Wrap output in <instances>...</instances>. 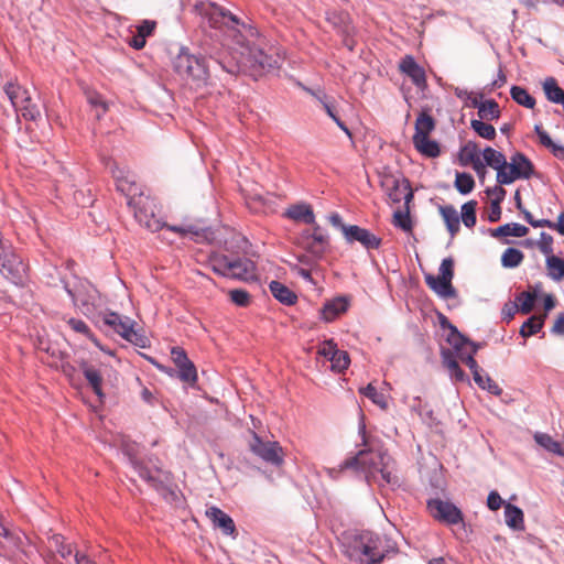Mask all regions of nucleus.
<instances>
[{
    "instance_id": "1",
    "label": "nucleus",
    "mask_w": 564,
    "mask_h": 564,
    "mask_svg": "<svg viewBox=\"0 0 564 564\" xmlns=\"http://www.w3.org/2000/svg\"><path fill=\"white\" fill-rule=\"evenodd\" d=\"M345 469L360 470L368 482L375 481L380 486L399 484L394 460L387 452L361 449L354 457L345 459L338 469L327 468L326 471L329 477L337 478L338 474Z\"/></svg>"
},
{
    "instance_id": "2",
    "label": "nucleus",
    "mask_w": 564,
    "mask_h": 564,
    "mask_svg": "<svg viewBox=\"0 0 564 564\" xmlns=\"http://www.w3.org/2000/svg\"><path fill=\"white\" fill-rule=\"evenodd\" d=\"M240 46L239 58L227 56L212 57L215 63L226 73L237 75L249 73L251 76H259L267 69L278 67V58L267 54L262 48L256 45H245L240 34L235 41Z\"/></svg>"
},
{
    "instance_id": "3",
    "label": "nucleus",
    "mask_w": 564,
    "mask_h": 564,
    "mask_svg": "<svg viewBox=\"0 0 564 564\" xmlns=\"http://www.w3.org/2000/svg\"><path fill=\"white\" fill-rule=\"evenodd\" d=\"M129 208L133 212L134 218L137 221L148 228L149 230L155 232L163 228H166L169 231L180 235L181 237L186 236H198L200 229L194 225L187 226H167L165 223L161 221L158 217H155L153 212V200L149 197L139 193L138 196L131 197L127 200Z\"/></svg>"
},
{
    "instance_id": "4",
    "label": "nucleus",
    "mask_w": 564,
    "mask_h": 564,
    "mask_svg": "<svg viewBox=\"0 0 564 564\" xmlns=\"http://www.w3.org/2000/svg\"><path fill=\"white\" fill-rule=\"evenodd\" d=\"M129 208L133 212L134 218L137 221L148 228L149 230L155 232L163 228H166L169 231L180 235L181 237L186 236H198L200 229L194 225L187 226H167L165 223L161 221L158 217H155L153 212V200L149 197L139 193L138 196L131 197L127 200Z\"/></svg>"
},
{
    "instance_id": "5",
    "label": "nucleus",
    "mask_w": 564,
    "mask_h": 564,
    "mask_svg": "<svg viewBox=\"0 0 564 564\" xmlns=\"http://www.w3.org/2000/svg\"><path fill=\"white\" fill-rule=\"evenodd\" d=\"M388 552V540L384 536L367 531L355 539L350 557L366 564H378L386 557Z\"/></svg>"
},
{
    "instance_id": "6",
    "label": "nucleus",
    "mask_w": 564,
    "mask_h": 564,
    "mask_svg": "<svg viewBox=\"0 0 564 564\" xmlns=\"http://www.w3.org/2000/svg\"><path fill=\"white\" fill-rule=\"evenodd\" d=\"M208 262L212 270L221 276L242 281L256 279V264L250 259L213 253L209 256Z\"/></svg>"
},
{
    "instance_id": "7",
    "label": "nucleus",
    "mask_w": 564,
    "mask_h": 564,
    "mask_svg": "<svg viewBox=\"0 0 564 564\" xmlns=\"http://www.w3.org/2000/svg\"><path fill=\"white\" fill-rule=\"evenodd\" d=\"M204 14L212 28L221 30L234 42L240 35V26H243V24L225 8L216 3H209Z\"/></svg>"
},
{
    "instance_id": "8",
    "label": "nucleus",
    "mask_w": 564,
    "mask_h": 564,
    "mask_svg": "<svg viewBox=\"0 0 564 564\" xmlns=\"http://www.w3.org/2000/svg\"><path fill=\"white\" fill-rule=\"evenodd\" d=\"M296 243L305 252L310 253L314 260L323 259L329 249V236L319 226L314 225L313 229L303 230L296 238Z\"/></svg>"
},
{
    "instance_id": "9",
    "label": "nucleus",
    "mask_w": 564,
    "mask_h": 564,
    "mask_svg": "<svg viewBox=\"0 0 564 564\" xmlns=\"http://www.w3.org/2000/svg\"><path fill=\"white\" fill-rule=\"evenodd\" d=\"M440 274L425 275V283L442 299H452L456 296V291L452 284L454 278V260L449 258L443 259L440 265Z\"/></svg>"
},
{
    "instance_id": "10",
    "label": "nucleus",
    "mask_w": 564,
    "mask_h": 564,
    "mask_svg": "<svg viewBox=\"0 0 564 564\" xmlns=\"http://www.w3.org/2000/svg\"><path fill=\"white\" fill-rule=\"evenodd\" d=\"M380 185L392 203L404 199L408 204L413 198L410 183L401 174L383 172L380 175Z\"/></svg>"
},
{
    "instance_id": "11",
    "label": "nucleus",
    "mask_w": 564,
    "mask_h": 564,
    "mask_svg": "<svg viewBox=\"0 0 564 564\" xmlns=\"http://www.w3.org/2000/svg\"><path fill=\"white\" fill-rule=\"evenodd\" d=\"M3 89L19 116L29 121H36L41 118L40 108L21 106L22 101H28V95L30 94L28 89L13 82L7 83Z\"/></svg>"
},
{
    "instance_id": "12",
    "label": "nucleus",
    "mask_w": 564,
    "mask_h": 564,
    "mask_svg": "<svg viewBox=\"0 0 564 564\" xmlns=\"http://www.w3.org/2000/svg\"><path fill=\"white\" fill-rule=\"evenodd\" d=\"M0 545L21 552L28 557L33 553L29 538L20 530L11 529L0 513Z\"/></svg>"
},
{
    "instance_id": "13",
    "label": "nucleus",
    "mask_w": 564,
    "mask_h": 564,
    "mask_svg": "<svg viewBox=\"0 0 564 564\" xmlns=\"http://www.w3.org/2000/svg\"><path fill=\"white\" fill-rule=\"evenodd\" d=\"M427 509L431 516L447 525H455L464 522L463 512L451 501L431 499L427 501Z\"/></svg>"
},
{
    "instance_id": "14",
    "label": "nucleus",
    "mask_w": 564,
    "mask_h": 564,
    "mask_svg": "<svg viewBox=\"0 0 564 564\" xmlns=\"http://www.w3.org/2000/svg\"><path fill=\"white\" fill-rule=\"evenodd\" d=\"M250 451L264 462L280 466L283 464V449L278 442H264L256 433L249 442Z\"/></svg>"
},
{
    "instance_id": "15",
    "label": "nucleus",
    "mask_w": 564,
    "mask_h": 564,
    "mask_svg": "<svg viewBox=\"0 0 564 564\" xmlns=\"http://www.w3.org/2000/svg\"><path fill=\"white\" fill-rule=\"evenodd\" d=\"M104 323L111 328L116 333H118L126 340L140 345L142 341V336L134 329V322L128 317H123L115 312L106 313L104 316Z\"/></svg>"
},
{
    "instance_id": "16",
    "label": "nucleus",
    "mask_w": 564,
    "mask_h": 564,
    "mask_svg": "<svg viewBox=\"0 0 564 564\" xmlns=\"http://www.w3.org/2000/svg\"><path fill=\"white\" fill-rule=\"evenodd\" d=\"M344 237L347 242H359L366 249H378L381 245V238L372 234L366 228L356 225H350L344 228Z\"/></svg>"
},
{
    "instance_id": "17",
    "label": "nucleus",
    "mask_w": 564,
    "mask_h": 564,
    "mask_svg": "<svg viewBox=\"0 0 564 564\" xmlns=\"http://www.w3.org/2000/svg\"><path fill=\"white\" fill-rule=\"evenodd\" d=\"M124 453L129 456V460L133 467V469L138 473V475L145 480L151 487L159 489L162 485L161 474L162 470L159 468L150 469L143 463L139 462L135 458L132 449L126 448Z\"/></svg>"
},
{
    "instance_id": "18",
    "label": "nucleus",
    "mask_w": 564,
    "mask_h": 564,
    "mask_svg": "<svg viewBox=\"0 0 564 564\" xmlns=\"http://www.w3.org/2000/svg\"><path fill=\"white\" fill-rule=\"evenodd\" d=\"M205 514L212 521L213 525L220 529L224 534L232 535L236 533L234 520L218 507L212 506L207 508Z\"/></svg>"
},
{
    "instance_id": "19",
    "label": "nucleus",
    "mask_w": 564,
    "mask_h": 564,
    "mask_svg": "<svg viewBox=\"0 0 564 564\" xmlns=\"http://www.w3.org/2000/svg\"><path fill=\"white\" fill-rule=\"evenodd\" d=\"M183 78L192 80L197 87L205 85L209 78V66L205 58L193 55V63H189L188 73Z\"/></svg>"
},
{
    "instance_id": "20",
    "label": "nucleus",
    "mask_w": 564,
    "mask_h": 564,
    "mask_svg": "<svg viewBox=\"0 0 564 564\" xmlns=\"http://www.w3.org/2000/svg\"><path fill=\"white\" fill-rule=\"evenodd\" d=\"M399 67L403 74L411 78L415 86H425V72L411 55H406L404 58H402Z\"/></svg>"
},
{
    "instance_id": "21",
    "label": "nucleus",
    "mask_w": 564,
    "mask_h": 564,
    "mask_svg": "<svg viewBox=\"0 0 564 564\" xmlns=\"http://www.w3.org/2000/svg\"><path fill=\"white\" fill-rule=\"evenodd\" d=\"M113 177L116 181L117 189L127 196L128 200L131 197L139 195V187L132 174L129 172L124 173L122 170L117 169L113 171Z\"/></svg>"
},
{
    "instance_id": "22",
    "label": "nucleus",
    "mask_w": 564,
    "mask_h": 564,
    "mask_svg": "<svg viewBox=\"0 0 564 564\" xmlns=\"http://www.w3.org/2000/svg\"><path fill=\"white\" fill-rule=\"evenodd\" d=\"M284 216L294 221H302L306 225H316L315 215L312 207L308 204L301 203L290 206Z\"/></svg>"
},
{
    "instance_id": "23",
    "label": "nucleus",
    "mask_w": 564,
    "mask_h": 564,
    "mask_svg": "<svg viewBox=\"0 0 564 564\" xmlns=\"http://www.w3.org/2000/svg\"><path fill=\"white\" fill-rule=\"evenodd\" d=\"M446 325H448V327L451 329V333L447 337V341L455 350V355H457V357L459 356L460 352H466L471 348L473 345H476L475 343H473L469 339H467L466 337H464L457 330V328L455 326L451 325L444 317V321L442 322V326L446 327Z\"/></svg>"
},
{
    "instance_id": "24",
    "label": "nucleus",
    "mask_w": 564,
    "mask_h": 564,
    "mask_svg": "<svg viewBox=\"0 0 564 564\" xmlns=\"http://www.w3.org/2000/svg\"><path fill=\"white\" fill-rule=\"evenodd\" d=\"M348 308V302L345 297H336L324 304L321 316L325 322H333Z\"/></svg>"
},
{
    "instance_id": "25",
    "label": "nucleus",
    "mask_w": 564,
    "mask_h": 564,
    "mask_svg": "<svg viewBox=\"0 0 564 564\" xmlns=\"http://www.w3.org/2000/svg\"><path fill=\"white\" fill-rule=\"evenodd\" d=\"M509 167H513L521 180H529L534 172L532 162L520 152L511 156Z\"/></svg>"
},
{
    "instance_id": "26",
    "label": "nucleus",
    "mask_w": 564,
    "mask_h": 564,
    "mask_svg": "<svg viewBox=\"0 0 564 564\" xmlns=\"http://www.w3.org/2000/svg\"><path fill=\"white\" fill-rule=\"evenodd\" d=\"M539 296L538 286H530L528 291H523L516 296L514 302H518V307L520 308V313L529 314L536 302Z\"/></svg>"
},
{
    "instance_id": "27",
    "label": "nucleus",
    "mask_w": 564,
    "mask_h": 564,
    "mask_svg": "<svg viewBox=\"0 0 564 564\" xmlns=\"http://www.w3.org/2000/svg\"><path fill=\"white\" fill-rule=\"evenodd\" d=\"M440 214L446 224L451 237L454 238L459 231V216L457 209L453 205H445L440 207Z\"/></svg>"
},
{
    "instance_id": "28",
    "label": "nucleus",
    "mask_w": 564,
    "mask_h": 564,
    "mask_svg": "<svg viewBox=\"0 0 564 564\" xmlns=\"http://www.w3.org/2000/svg\"><path fill=\"white\" fill-rule=\"evenodd\" d=\"M269 289L272 295L285 305H293L296 302L295 293L279 281H271Z\"/></svg>"
},
{
    "instance_id": "29",
    "label": "nucleus",
    "mask_w": 564,
    "mask_h": 564,
    "mask_svg": "<svg viewBox=\"0 0 564 564\" xmlns=\"http://www.w3.org/2000/svg\"><path fill=\"white\" fill-rule=\"evenodd\" d=\"M434 129L435 121L433 117L426 112H421L415 120V132L412 140L426 138Z\"/></svg>"
},
{
    "instance_id": "30",
    "label": "nucleus",
    "mask_w": 564,
    "mask_h": 564,
    "mask_svg": "<svg viewBox=\"0 0 564 564\" xmlns=\"http://www.w3.org/2000/svg\"><path fill=\"white\" fill-rule=\"evenodd\" d=\"M529 232V228L518 224V223H510L502 226H499L496 229L491 230V236L494 238H500V237H524Z\"/></svg>"
},
{
    "instance_id": "31",
    "label": "nucleus",
    "mask_w": 564,
    "mask_h": 564,
    "mask_svg": "<svg viewBox=\"0 0 564 564\" xmlns=\"http://www.w3.org/2000/svg\"><path fill=\"white\" fill-rule=\"evenodd\" d=\"M505 520L508 527L513 530H522L524 528L522 510L511 503L505 506Z\"/></svg>"
},
{
    "instance_id": "32",
    "label": "nucleus",
    "mask_w": 564,
    "mask_h": 564,
    "mask_svg": "<svg viewBox=\"0 0 564 564\" xmlns=\"http://www.w3.org/2000/svg\"><path fill=\"white\" fill-rule=\"evenodd\" d=\"M83 373H84V377L86 378V380L88 381V383L90 384L93 391L96 393V395L99 399H102V397H104L102 388H101L102 377H101V373L99 372V370L91 366L85 365L83 367Z\"/></svg>"
},
{
    "instance_id": "33",
    "label": "nucleus",
    "mask_w": 564,
    "mask_h": 564,
    "mask_svg": "<svg viewBox=\"0 0 564 564\" xmlns=\"http://www.w3.org/2000/svg\"><path fill=\"white\" fill-rule=\"evenodd\" d=\"M543 90L549 101L561 104L564 101V90L557 85L553 77H549L543 83Z\"/></svg>"
},
{
    "instance_id": "34",
    "label": "nucleus",
    "mask_w": 564,
    "mask_h": 564,
    "mask_svg": "<svg viewBox=\"0 0 564 564\" xmlns=\"http://www.w3.org/2000/svg\"><path fill=\"white\" fill-rule=\"evenodd\" d=\"M413 144L420 153L427 158H436L441 153L438 143L429 137L414 139Z\"/></svg>"
},
{
    "instance_id": "35",
    "label": "nucleus",
    "mask_w": 564,
    "mask_h": 564,
    "mask_svg": "<svg viewBox=\"0 0 564 564\" xmlns=\"http://www.w3.org/2000/svg\"><path fill=\"white\" fill-rule=\"evenodd\" d=\"M458 159L462 165L466 166L479 160V148L476 142L468 141L459 150Z\"/></svg>"
},
{
    "instance_id": "36",
    "label": "nucleus",
    "mask_w": 564,
    "mask_h": 564,
    "mask_svg": "<svg viewBox=\"0 0 564 564\" xmlns=\"http://www.w3.org/2000/svg\"><path fill=\"white\" fill-rule=\"evenodd\" d=\"M482 158H484L482 162L487 166H490L496 171L503 167L506 164V161H507L505 154H502L501 152H499L490 147H487L484 149Z\"/></svg>"
},
{
    "instance_id": "37",
    "label": "nucleus",
    "mask_w": 564,
    "mask_h": 564,
    "mask_svg": "<svg viewBox=\"0 0 564 564\" xmlns=\"http://www.w3.org/2000/svg\"><path fill=\"white\" fill-rule=\"evenodd\" d=\"M479 345H473L471 348L466 352H460L457 358H459L473 372L474 381H481L480 379V368L475 360L474 356L477 352Z\"/></svg>"
},
{
    "instance_id": "38",
    "label": "nucleus",
    "mask_w": 564,
    "mask_h": 564,
    "mask_svg": "<svg viewBox=\"0 0 564 564\" xmlns=\"http://www.w3.org/2000/svg\"><path fill=\"white\" fill-rule=\"evenodd\" d=\"M478 117L481 120L491 121L500 118V108L496 100L489 99L484 101L481 107H478Z\"/></svg>"
},
{
    "instance_id": "39",
    "label": "nucleus",
    "mask_w": 564,
    "mask_h": 564,
    "mask_svg": "<svg viewBox=\"0 0 564 564\" xmlns=\"http://www.w3.org/2000/svg\"><path fill=\"white\" fill-rule=\"evenodd\" d=\"M534 441L550 453L564 456L562 445L546 433H535Z\"/></svg>"
},
{
    "instance_id": "40",
    "label": "nucleus",
    "mask_w": 564,
    "mask_h": 564,
    "mask_svg": "<svg viewBox=\"0 0 564 564\" xmlns=\"http://www.w3.org/2000/svg\"><path fill=\"white\" fill-rule=\"evenodd\" d=\"M48 546L52 551L58 553L61 557L66 561L73 553L70 545L65 543L64 536L61 534H53L50 536Z\"/></svg>"
},
{
    "instance_id": "41",
    "label": "nucleus",
    "mask_w": 564,
    "mask_h": 564,
    "mask_svg": "<svg viewBox=\"0 0 564 564\" xmlns=\"http://www.w3.org/2000/svg\"><path fill=\"white\" fill-rule=\"evenodd\" d=\"M486 120L473 119L470 121L471 129L478 137L485 140H494L496 138V129L492 124L485 122Z\"/></svg>"
},
{
    "instance_id": "42",
    "label": "nucleus",
    "mask_w": 564,
    "mask_h": 564,
    "mask_svg": "<svg viewBox=\"0 0 564 564\" xmlns=\"http://www.w3.org/2000/svg\"><path fill=\"white\" fill-rule=\"evenodd\" d=\"M544 324V316H531L529 317L520 328V335L522 337H530L538 334Z\"/></svg>"
},
{
    "instance_id": "43",
    "label": "nucleus",
    "mask_w": 564,
    "mask_h": 564,
    "mask_svg": "<svg viewBox=\"0 0 564 564\" xmlns=\"http://www.w3.org/2000/svg\"><path fill=\"white\" fill-rule=\"evenodd\" d=\"M546 268L549 275L555 280L561 281L564 279V260L556 256H549L546 259Z\"/></svg>"
},
{
    "instance_id": "44",
    "label": "nucleus",
    "mask_w": 564,
    "mask_h": 564,
    "mask_svg": "<svg viewBox=\"0 0 564 564\" xmlns=\"http://www.w3.org/2000/svg\"><path fill=\"white\" fill-rule=\"evenodd\" d=\"M510 95L517 104L525 108L532 109L535 106V99L527 91V89L520 86H512Z\"/></svg>"
},
{
    "instance_id": "45",
    "label": "nucleus",
    "mask_w": 564,
    "mask_h": 564,
    "mask_svg": "<svg viewBox=\"0 0 564 564\" xmlns=\"http://www.w3.org/2000/svg\"><path fill=\"white\" fill-rule=\"evenodd\" d=\"M524 254L516 248H507L501 257V264L505 268H517L523 261Z\"/></svg>"
},
{
    "instance_id": "46",
    "label": "nucleus",
    "mask_w": 564,
    "mask_h": 564,
    "mask_svg": "<svg viewBox=\"0 0 564 564\" xmlns=\"http://www.w3.org/2000/svg\"><path fill=\"white\" fill-rule=\"evenodd\" d=\"M359 392L365 397L369 398L379 408L383 410L388 408L386 395L379 392L372 383H369L367 387L361 388Z\"/></svg>"
},
{
    "instance_id": "47",
    "label": "nucleus",
    "mask_w": 564,
    "mask_h": 564,
    "mask_svg": "<svg viewBox=\"0 0 564 564\" xmlns=\"http://www.w3.org/2000/svg\"><path fill=\"white\" fill-rule=\"evenodd\" d=\"M476 208L477 202L474 199L462 206V221L467 228H473L476 225Z\"/></svg>"
},
{
    "instance_id": "48",
    "label": "nucleus",
    "mask_w": 564,
    "mask_h": 564,
    "mask_svg": "<svg viewBox=\"0 0 564 564\" xmlns=\"http://www.w3.org/2000/svg\"><path fill=\"white\" fill-rule=\"evenodd\" d=\"M455 187L463 195L469 194L475 187L474 177L469 173H457L455 178Z\"/></svg>"
},
{
    "instance_id": "49",
    "label": "nucleus",
    "mask_w": 564,
    "mask_h": 564,
    "mask_svg": "<svg viewBox=\"0 0 564 564\" xmlns=\"http://www.w3.org/2000/svg\"><path fill=\"white\" fill-rule=\"evenodd\" d=\"M189 63H193V55L182 50L173 61L174 70L184 77L185 73H188Z\"/></svg>"
},
{
    "instance_id": "50",
    "label": "nucleus",
    "mask_w": 564,
    "mask_h": 564,
    "mask_svg": "<svg viewBox=\"0 0 564 564\" xmlns=\"http://www.w3.org/2000/svg\"><path fill=\"white\" fill-rule=\"evenodd\" d=\"M178 378L191 386H194L197 381V371L195 365L189 360L184 365L177 367Z\"/></svg>"
},
{
    "instance_id": "51",
    "label": "nucleus",
    "mask_w": 564,
    "mask_h": 564,
    "mask_svg": "<svg viewBox=\"0 0 564 564\" xmlns=\"http://www.w3.org/2000/svg\"><path fill=\"white\" fill-rule=\"evenodd\" d=\"M497 183L500 185H508L513 183L516 180H519L516 170L513 167H509V162L506 161L503 167L497 171Z\"/></svg>"
},
{
    "instance_id": "52",
    "label": "nucleus",
    "mask_w": 564,
    "mask_h": 564,
    "mask_svg": "<svg viewBox=\"0 0 564 564\" xmlns=\"http://www.w3.org/2000/svg\"><path fill=\"white\" fill-rule=\"evenodd\" d=\"M350 364L349 355L345 350H337L336 356L330 360V369L336 372H341L348 368Z\"/></svg>"
},
{
    "instance_id": "53",
    "label": "nucleus",
    "mask_w": 564,
    "mask_h": 564,
    "mask_svg": "<svg viewBox=\"0 0 564 564\" xmlns=\"http://www.w3.org/2000/svg\"><path fill=\"white\" fill-rule=\"evenodd\" d=\"M480 379H481V381H475L480 389L487 390L488 392H490L494 395L501 394V392H502L501 388L487 373H484L481 369H480Z\"/></svg>"
},
{
    "instance_id": "54",
    "label": "nucleus",
    "mask_w": 564,
    "mask_h": 564,
    "mask_svg": "<svg viewBox=\"0 0 564 564\" xmlns=\"http://www.w3.org/2000/svg\"><path fill=\"white\" fill-rule=\"evenodd\" d=\"M337 350V344L333 339H327L319 345L317 354L330 361L336 356Z\"/></svg>"
},
{
    "instance_id": "55",
    "label": "nucleus",
    "mask_w": 564,
    "mask_h": 564,
    "mask_svg": "<svg viewBox=\"0 0 564 564\" xmlns=\"http://www.w3.org/2000/svg\"><path fill=\"white\" fill-rule=\"evenodd\" d=\"M67 324L74 332L83 334L87 338L91 339L94 343H97L88 325L84 321L77 318H69L67 321Z\"/></svg>"
},
{
    "instance_id": "56",
    "label": "nucleus",
    "mask_w": 564,
    "mask_h": 564,
    "mask_svg": "<svg viewBox=\"0 0 564 564\" xmlns=\"http://www.w3.org/2000/svg\"><path fill=\"white\" fill-rule=\"evenodd\" d=\"M393 224H394V226L401 228L404 231H410L412 229V224H411L409 210L395 212L393 215Z\"/></svg>"
},
{
    "instance_id": "57",
    "label": "nucleus",
    "mask_w": 564,
    "mask_h": 564,
    "mask_svg": "<svg viewBox=\"0 0 564 564\" xmlns=\"http://www.w3.org/2000/svg\"><path fill=\"white\" fill-rule=\"evenodd\" d=\"M457 355L451 349L442 350L443 365L448 369L449 373L459 368L457 362Z\"/></svg>"
},
{
    "instance_id": "58",
    "label": "nucleus",
    "mask_w": 564,
    "mask_h": 564,
    "mask_svg": "<svg viewBox=\"0 0 564 564\" xmlns=\"http://www.w3.org/2000/svg\"><path fill=\"white\" fill-rule=\"evenodd\" d=\"M229 294L230 300L238 306H247L250 303V295L245 290H231Z\"/></svg>"
},
{
    "instance_id": "59",
    "label": "nucleus",
    "mask_w": 564,
    "mask_h": 564,
    "mask_svg": "<svg viewBox=\"0 0 564 564\" xmlns=\"http://www.w3.org/2000/svg\"><path fill=\"white\" fill-rule=\"evenodd\" d=\"M552 245H553V238L551 235L546 234V232H541L540 235V241H539V248L540 250L546 254L547 257L549 256H552L551 253L553 252V248H552Z\"/></svg>"
},
{
    "instance_id": "60",
    "label": "nucleus",
    "mask_w": 564,
    "mask_h": 564,
    "mask_svg": "<svg viewBox=\"0 0 564 564\" xmlns=\"http://www.w3.org/2000/svg\"><path fill=\"white\" fill-rule=\"evenodd\" d=\"M88 101L91 106L97 108L96 117L99 118L102 113L106 112L107 106L106 102L101 99V97L97 94H91L88 96Z\"/></svg>"
},
{
    "instance_id": "61",
    "label": "nucleus",
    "mask_w": 564,
    "mask_h": 564,
    "mask_svg": "<svg viewBox=\"0 0 564 564\" xmlns=\"http://www.w3.org/2000/svg\"><path fill=\"white\" fill-rule=\"evenodd\" d=\"M172 359L176 367L186 364L189 361L185 350L181 347H173L171 349Z\"/></svg>"
},
{
    "instance_id": "62",
    "label": "nucleus",
    "mask_w": 564,
    "mask_h": 564,
    "mask_svg": "<svg viewBox=\"0 0 564 564\" xmlns=\"http://www.w3.org/2000/svg\"><path fill=\"white\" fill-rule=\"evenodd\" d=\"M517 312H520L518 302H508L503 305L501 314L505 321L510 322Z\"/></svg>"
},
{
    "instance_id": "63",
    "label": "nucleus",
    "mask_w": 564,
    "mask_h": 564,
    "mask_svg": "<svg viewBox=\"0 0 564 564\" xmlns=\"http://www.w3.org/2000/svg\"><path fill=\"white\" fill-rule=\"evenodd\" d=\"M503 500L497 491H490L487 498V506L490 510L496 511L500 509Z\"/></svg>"
},
{
    "instance_id": "64",
    "label": "nucleus",
    "mask_w": 564,
    "mask_h": 564,
    "mask_svg": "<svg viewBox=\"0 0 564 564\" xmlns=\"http://www.w3.org/2000/svg\"><path fill=\"white\" fill-rule=\"evenodd\" d=\"M155 25L154 21L144 20L138 26V33L147 39V36H150L153 33Z\"/></svg>"
}]
</instances>
